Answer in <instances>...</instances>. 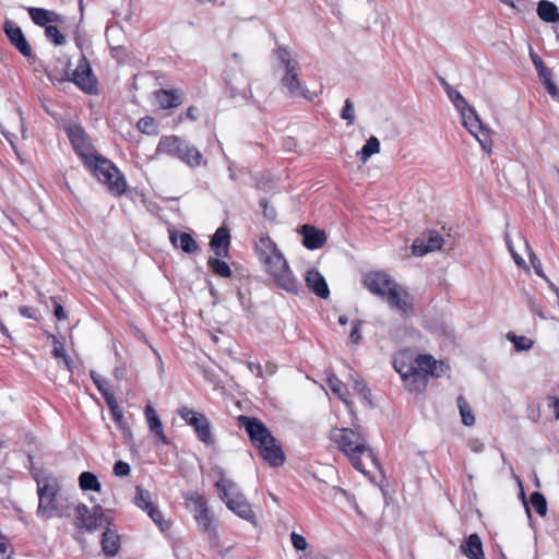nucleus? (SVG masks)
<instances>
[{
  "label": "nucleus",
  "mask_w": 559,
  "mask_h": 559,
  "mask_svg": "<svg viewBox=\"0 0 559 559\" xmlns=\"http://www.w3.org/2000/svg\"><path fill=\"white\" fill-rule=\"evenodd\" d=\"M255 250L276 287L288 294L297 295L301 289V284L293 274L288 262L275 242L267 237L261 238L255 245Z\"/></svg>",
  "instance_id": "obj_1"
},
{
  "label": "nucleus",
  "mask_w": 559,
  "mask_h": 559,
  "mask_svg": "<svg viewBox=\"0 0 559 559\" xmlns=\"http://www.w3.org/2000/svg\"><path fill=\"white\" fill-rule=\"evenodd\" d=\"M255 250L276 287L288 294L297 295L301 289V284L293 274L288 262L275 242L267 237L261 238L255 245Z\"/></svg>",
  "instance_id": "obj_2"
},
{
  "label": "nucleus",
  "mask_w": 559,
  "mask_h": 559,
  "mask_svg": "<svg viewBox=\"0 0 559 559\" xmlns=\"http://www.w3.org/2000/svg\"><path fill=\"white\" fill-rule=\"evenodd\" d=\"M34 479L38 496L37 516L44 520L70 516V508L62 502L60 497L59 479L50 474H34Z\"/></svg>",
  "instance_id": "obj_3"
},
{
  "label": "nucleus",
  "mask_w": 559,
  "mask_h": 559,
  "mask_svg": "<svg viewBox=\"0 0 559 559\" xmlns=\"http://www.w3.org/2000/svg\"><path fill=\"white\" fill-rule=\"evenodd\" d=\"M331 437L338 449L347 455L352 465L357 471L364 474L367 473L364 461H368L371 465L378 466L374 453L368 447L365 437L360 432L350 428H334Z\"/></svg>",
  "instance_id": "obj_4"
},
{
  "label": "nucleus",
  "mask_w": 559,
  "mask_h": 559,
  "mask_svg": "<svg viewBox=\"0 0 559 559\" xmlns=\"http://www.w3.org/2000/svg\"><path fill=\"white\" fill-rule=\"evenodd\" d=\"M85 164L93 169L94 175L108 190L117 195L124 193L127 183L123 175L109 159L93 153H82Z\"/></svg>",
  "instance_id": "obj_5"
},
{
  "label": "nucleus",
  "mask_w": 559,
  "mask_h": 559,
  "mask_svg": "<svg viewBox=\"0 0 559 559\" xmlns=\"http://www.w3.org/2000/svg\"><path fill=\"white\" fill-rule=\"evenodd\" d=\"M215 487L219 491L221 499L230 511L239 518L255 524V514L246 497L239 491L236 483L222 476L221 479L215 483Z\"/></svg>",
  "instance_id": "obj_6"
},
{
  "label": "nucleus",
  "mask_w": 559,
  "mask_h": 559,
  "mask_svg": "<svg viewBox=\"0 0 559 559\" xmlns=\"http://www.w3.org/2000/svg\"><path fill=\"white\" fill-rule=\"evenodd\" d=\"M157 150L180 159L192 168L206 165V159L202 156L201 152L194 145L177 135L163 136L159 140Z\"/></svg>",
  "instance_id": "obj_7"
},
{
  "label": "nucleus",
  "mask_w": 559,
  "mask_h": 559,
  "mask_svg": "<svg viewBox=\"0 0 559 559\" xmlns=\"http://www.w3.org/2000/svg\"><path fill=\"white\" fill-rule=\"evenodd\" d=\"M276 57L285 67V74L282 78V84L289 91L293 97H302L307 100H313L317 94L302 87L298 79L299 66L296 60L290 57V52L285 47H278Z\"/></svg>",
  "instance_id": "obj_8"
},
{
  "label": "nucleus",
  "mask_w": 559,
  "mask_h": 559,
  "mask_svg": "<svg viewBox=\"0 0 559 559\" xmlns=\"http://www.w3.org/2000/svg\"><path fill=\"white\" fill-rule=\"evenodd\" d=\"M51 81H72L80 90L90 95H96L98 93V82L95 75L92 73L90 63L85 57H82L75 70L72 72V76L69 78L68 71L63 75H56L53 73H47Z\"/></svg>",
  "instance_id": "obj_9"
},
{
  "label": "nucleus",
  "mask_w": 559,
  "mask_h": 559,
  "mask_svg": "<svg viewBox=\"0 0 559 559\" xmlns=\"http://www.w3.org/2000/svg\"><path fill=\"white\" fill-rule=\"evenodd\" d=\"M74 524L80 530L86 532H95L105 524H110L109 520L105 516L104 509L102 506L96 504L90 509L84 503H79L75 507V520Z\"/></svg>",
  "instance_id": "obj_10"
},
{
  "label": "nucleus",
  "mask_w": 559,
  "mask_h": 559,
  "mask_svg": "<svg viewBox=\"0 0 559 559\" xmlns=\"http://www.w3.org/2000/svg\"><path fill=\"white\" fill-rule=\"evenodd\" d=\"M463 126L466 130L476 138L480 146L487 153H491L492 142L490 140L491 130L488 129L481 121L476 110L468 106L466 110L460 112Z\"/></svg>",
  "instance_id": "obj_11"
},
{
  "label": "nucleus",
  "mask_w": 559,
  "mask_h": 559,
  "mask_svg": "<svg viewBox=\"0 0 559 559\" xmlns=\"http://www.w3.org/2000/svg\"><path fill=\"white\" fill-rule=\"evenodd\" d=\"M178 415L193 428L198 439L202 443L207 447L215 443L212 426L204 414L195 412L188 406H181L178 409Z\"/></svg>",
  "instance_id": "obj_12"
},
{
  "label": "nucleus",
  "mask_w": 559,
  "mask_h": 559,
  "mask_svg": "<svg viewBox=\"0 0 559 559\" xmlns=\"http://www.w3.org/2000/svg\"><path fill=\"white\" fill-rule=\"evenodd\" d=\"M239 425L245 428L247 431L250 441L254 447H259L260 444L270 443L273 440V436L266 426L254 417L248 416H239L238 418Z\"/></svg>",
  "instance_id": "obj_13"
},
{
  "label": "nucleus",
  "mask_w": 559,
  "mask_h": 559,
  "mask_svg": "<svg viewBox=\"0 0 559 559\" xmlns=\"http://www.w3.org/2000/svg\"><path fill=\"white\" fill-rule=\"evenodd\" d=\"M364 284L372 294L383 299L389 297V292L394 290L399 286L390 275L381 272L366 275Z\"/></svg>",
  "instance_id": "obj_14"
},
{
  "label": "nucleus",
  "mask_w": 559,
  "mask_h": 559,
  "mask_svg": "<svg viewBox=\"0 0 559 559\" xmlns=\"http://www.w3.org/2000/svg\"><path fill=\"white\" fill-rule=\"evenodd\" d=\"M3 31L10 43L20 51V53L27 58L33 56L32 47L20 26H17L13 21L7 20L3 24Z\"/></svg>",
  "instance_id": "obj_15"
},
{
  "label": "nucleus",
  "mask_w": 559,
  "mask_h": 559,
  "mask_svg": "<svg viewBox=\"0 0 559 559\" xmlns=\"http://www.w3.org/2000/svg\"><path fill=\"white\" fill-rule=\"evenodd\" d=\"M385 301L390 308L399 310L405 317L413 314V297L402 289L400 285L394 290L389 292V297Z\"/></svg>",
  "instance_id": "obj_16"
},
{
  "label": "nucleus",
  "mask_w": 559,
  "mask_h": 559,
  "mask_svg": "<svg viewBox=\"0 0 559 559\" xmlns=\"http://www.w3.org/2000/svg\"><path fill=\"white\" fill-rule=\"evenodd\" d=\"M443 239L436 233L430 231L426 239L417 238L412 245V252L414 255L423 257L428 252L439 250L442 247Z\"/></svg>",
  "instance_id": "obj_17"
},
{
  "label": "nucleus",
  "mask_w": 559,
  "mask_h": 559,
  "mask_svg": "<svg viewBox=\"0 0 559 559\" xmlns=\"http://www.w3.org/2000/svg\"><path fill=\"white\" fill-rule=\"evenodd\" d=\"M302 235V243L309 250H316L324 246L326 235L324 230L318 229L312 225H302L299 229Z\"/></svg>",
  "instance_id": "obj_18"
},
{
  "label": "nucleus",
  "mask_w": 559,
  "mask_h": 559,
  "mask_svg": "<svg viewBox=\"0 0 559 559\" xmlns=\"http://www.w3.org/2000/svg\"><path fill=\"white\" fill-rule=\"evenodd\" d=\"M395 370L400 373L401 378L407 382V388L409 391L420 392L425 390V383L423 381V377L420 372H416L412 365L395 364Z\"/></svg>",
  "instance_id": "obj_19"
},
{
  "label": "nucleus",
  "mask_w": 559,
  "mask_h": 559,
  "mask_svg": "<svg viewBox=\"0 0 559 559\" xmlns=\"http://www.w3.org/2000/svg\"><path fill=\"white\" fill-rule=\"evenodd\" d=\"M305 282L307 287L318 297L326 299L330 296V290L325 282V278L321 275L319 271L314 269L309 270L306 273Z\"/></svg>",
  "instance_id": "obj_20"
},
{
  "label": "nucleus",
  "mask_w": 559,
  "mask_h": 559,
  "mask_svg": "<svg viewBox=\"0 0 559 559\" xmlns=\"http://www.w3.org/2000/svg\"><path fill=\"white\" fill-rule=\"evenodd\" d=\"M258 450L263 460L267 462L271 466H281L285 462L284 452L282 451L281 447L276 444V440L274 437L272 442L260 444L258 447Z\"/></svg>",
  "instance_id": "obj_21"
},
{
  "label": "nucleus",
  "mask_w": 559,
  "mask_h": 559,
  "mask_svg": "<svg viewBox=\"0 0 559 559\" xmlns=\"http://www.w3.org/2000/svg\"><path fill=\"white\" fill-rule=\"evenodd\" d=\"M230 234L226 227H218L214 233L210 246L216 257H227L229 253Z\"/></svg>",
  "instance_id": "obj_22"
},
{
  "label": "nucleus",
  "mask_w": 559,
  "mask_h": 559,
  "mask_svg": "<svg viewBox=\"0 0 559 559\" xmlns=\"http://www.w3.org/2000/svg\"><path fill=\"white\" fill-rule=\"evenodd\" d=\"M145 417L151 432L155 433L158 441L163 444H168L169 440L164 432L163 425L159 416L155 412L152 405L145 407Z\"/></svg>",
  "instance_id": "obj_23"
},
{
  "label": "nucleus",
  "mask_w": 559,
  "mask_h": 559,
  "mask_svg": "<svg viewBox=\"0 0 559 559\" xmlns=\"http://www.w3.org/2000/svg\"><path fill=\"white\" fill-rule=\"evenodd\" d=\"M157 105L163 109L178 107L181 103V95L177 90H159L155 92Z\"/></svg>",
  "instance_id": "obj_24"
},
{
  "label": "nucleus",
  "mask_w": 559,
  "mask_h": 559,
  "mask_svg": "<svg viewBox=\"0 0 559 559\" xmlns=\"http://www.w3.org/2000/svg\"><path fill=\"white\" fill-rule=\"evenodd\" d=\"M194 504L195 520L199 525H202L204 530H207L211 524L210 510L206 504V499L201 495H195L190 498Z\"/></svg>",
  "instance_id": "obj_25"
},
{
  "label": "nucleus",
  "mask_w": 559,
  "mask_h": 559,
  "mask_svg": "<svg viewBox=\"0 0 559 559\" xmlns=\"http://www.w3.org/2000/svg\"><path fill=\"white\" fill-rule=\"evenodd\" d=\"M27 12L32 21L38 26H48L49 23L59 22L61 16L53 12L41 8H27Z\"/></svg>",
  "instance_id": "obj_26"
},
{
  "label": "nucleus",
  "mask_w": 559,
  "mask_h": 559,
  "mask_svg": "<svg viewBox=\"0 0 559 559\" xmlns=\"http://www.w3.org/2000/svg\"><path fill=\"white\" fill-rule=\"evenodd\" d=\"M461 550L469 559H485L483 544L477 534L469 535L461 545Z\"/></svg>",
  "instance_id": "obj_27"
},
{
  "label": "nucleus",
  "mask_w": 559,
  "mask_h": 559,
  "mask_svg": "<svg viewBox=\"0 0 559 559\" xmlns=\"http://www.w3.org/2000/svg\"><path fill=\"white\" fill-rule=\"evenodd\" d=\"M102 548L106 556H115L120 549V536L115 530L106 527L102 535Z\"/></svg>",
  "instance_id": "obj_28"
},
{
  "label": "nucleus",
  "mask_w": 559,
  "mask_h": 559,
  "mask_svg": "<svg viewBox=\"0 0 559 559\" xmlns=\"http://www.w3.org/2000/svg\"><path fill=\"white\" fill-rule=\"evenodd\" d=\"M538 17L546 23L559 22V10L557 5L548 0H540L536 9Z\"/></svg>",
  "instance_id": "obj_29"
},
{
  "label": "nucleus",
  "mask_w": 559,
  "mask_h": 559,
  "mask_svg": "<svg viewBox=\"0 0 559 559\" xmlns=\"http://www.w3.org/2000/svg\"><path fill=\"white\" fill-rule=\"evenodd\" d=\"M170 241L175 247H179L186 253H194L199 251L197 241L188 233H181L178 237L175 233H171Z\"/></svg>",
  "instance_id": "obj_30"
},
{
  "label": "nucleus",
  "mask_w": 559,
  "mask_h": 559,
  "mask_svg": "<svg viewBox=\"0 0 559 559\" xmlns=\"http://www.w3.org/2000/svg\"><path fill=\"white\" fill-rule=\"evenodd\" d=\"M416 372H420L425 386L427 385V377L431 376L432 366H436V359L430 355H419L413 362Z\"/></svg>",
  "instance_id": "obj_31"
},
{
  "label": "nucleus",
  "mask_w": 559,
  "mask_h": 559,
  "mask_svg": "<svg viewBox=\"0 0 559 559\" xmlns=\"http://www.w3.org/2000/svg\"><path fill=\"white\" fill-rule=\"evenodd\" d=\"M68 136L75 148L82 156V153H86V139L83 129L80 126L69 127L67 130Z\"/></svg>",
  "instance_id": "obj_32"
},
{
  "label": "nucleus",
  "mask_w": 559,
  "mask_h": 559,
  "mask_svg": "<svg viewBox=\"0 0 559 559\" xmlns=\"http://www.w3.org/2000/svg\"><path fill=\"white\" fill-rule=\"evenodd\" d=\"M328 385L330 390L336 394L345 404L349 405V393L346 385L334 374L329 376Z\"/></svg>",
  "instance_id": "obj_33"
},
{
  "label": "nucleus",
  "mask_w": 559,
  "mask_h": 559,
  "mask_svg": "<svg viewBox=\"0 0 559 559\" xmlns=\"http://www.w3.org/2000/svg\"><path fill=\"white\" fill-rule=\"evenodd\" d=\"M80 488L84 491L92 490L99 492L102 489L100 483L95 474L92 472H83L79 476Z\"/></svg>",
  "instance_id": "obj_34"
},
{
  "label": "nucleus",
  "mask_w": 559,
  "mask_h": 559,
  "mask_svg": "<svg viewBox=\"0 0 559 559\" xmlns=\"http://www.w3.org/2000/svg\"><path fill=\"white\" fill-rule=\"evenodd\" d=\"M47 336L51 338L53 343L52 355L55 358H61L63 364L68 370H71L72 360L67 355V352L63 347V344L51 333H48Z\"/></svg>",
  "instance_id": "obj_35"
},
{
  "label": "nucleus",
  "mask_w": 559,
  "mask_h": 559,
  "mask_svg": "<svg viewBox=\"0 0 559 559\" xmlns=\"http://www.w3.org/2000/svg\"><path fill=\"white\" fill-rule=\"evenodd\" d=\"M380 142L376 136H370L358 153L362 163H366L373 154L379 153Z\"/></svg>",
  "instance_id": "obj_36"
},
{
  "label": "nucleus",
  "mask_w": 559,
  "mask_h": 559,
  "mask_svg": "<svg viewBox=\"0 0 559 559\" xmlns=\"http://www.w3.org/2000/svg\"><path fill=\"white\" fill-rule=\"evenodd\" d=\"M219 257H216V258H210L209 261H207V265L217 275L222 276V277H225V278H229L233 274L229 265L218 259Z\"/></svg>",
  "instance_id": "obj_37"
},
{
  "label": "nucleus",
  "mask_w": 559,
  "mask_h": 559,
  "mask_svg": "<svg viewBox=\"0 0 559 559\" xmlns=\"http://www.w3.org/2000/svg\"><path fill=\"white\" fill-rule=\"evenodd\" d=\"M456 402H457L460 415L462 417V423L465 426H473L475 424V416L473 414L471 406L466 402V400L462 395H460L457 397Z\"/></svg>",
  "instance_id": "obj_38"
},
{
  "label": "nucleus",
  "mask_w": 559,
  "mask_h": 559,
  "mask_svg": "<svg viewBox=\"0 0 559 559\" xmlns=\"http://www.w3.org/2000/svg\"><path fill=\"white\" fill-rule=\"evenodd\" d=\"M445 93L459 112H461L462 110H466L468 108L469 104L467 103V100L453 86L448 88Z\"/></svg>",
  "instance_id": "obj_39"
},
{
  "label": "nucleus",
  "mask_w": 559,
  "mask_h": 559,
  "mask_svg": "<svg viewBox=\"0 0 559 559\" xmlns=\"http://www.w3.org/2000/svg\"><path fill=\"white\" fill-rule=\"evenodd\" d=\"M507 338L514 345L518 352L528 350L533 347L534 342L526 336H519L512 332L507 334Z\"/></svg>",
  "instance_id": "obj_40"
},
{
  "label": "nucleus",
  "mask_w": 559,
  "mask_h": 559,
  "mask_svg": "<svg viewBox=\"0 0 559 559\" xmlns=\"http://www.w3.org/2000/svg\"><path fill=\"white\" fill-rule=\"evenodd\" d=\"M530 502L535 511L540 515L545 516L547 513V501L543 493L534 491L531 493Z\"/></svg>",
  "instance_id": "obj_41"
},
{
  "label": "nucleus",
  "mask_w": 559,
  "mask_h": 559,
  "mask_svg": "<svg viewBox=\"0 0 559 559\" xmlns=\"http://www.w3.org/2000/svg\"><path fill=\"white\" fill-rule=\"evenodd\" d=\"M134 503L142 510L147 509L148 507L153 506V502L151 501V493L143 489L141 486H136Z\"/></svg>",
  "instance_id": "obj_42"
},
{
  "label": "nucleus",
  "mask_w": 559,
  "mask_h": 559,
  "mask_svg": "<svg viewBox=\"0 0 559 559\" xmlns=\"http://www.w3.org/2000/svg\"><path fill=\"white\" fill-rule=\"evenodd\" d=\"M111 413L112 419L116 423L117 427L123 432L126 438H131L132 433L129 428V425L123 416L121 408L114 409Z\"/></svg>",
  "instance_id": "obj_43"
},
{
  "label": "nucleus",
  "mask_w": 559,
  "mask_h": 559,
  "mask_svg": "<svg viewBox=\"0 0 559 559\" xmlns=\"http://www.w3.org/2000/svg\"><path fill=\"white\" fill-rule=\"evenodd\" d=\"M537 73H538V78H539L542 84L544 85L545 90L547 91V93L555 91L557 85L552 81L551 71L548 68L544 67L540 70H538Z\"/></svg>",
  "instance_id": "obj_44"
},
{
  "label": "nucleus",
  "mask_w": 559,
  "mask_h": 559,
  "mask_svg": "<svg viewBox=\"0 0 559 559\" xmlns=\"http://www.w3.org/2000/svg\"><path fill=\"white\" fill-rule=\"evenodd\" d=\"M138 129L145 134H156L157 126L152 117L141 118L136 123Z\"/></svg>",
  "instance_id": "obj_45"
},
{
  "label": "nucleus",
  "mask_w": 559,
  "mask_h": 559,
  "mask_svg": "<svg viewBox=\"0 0 559 559\" xmlns=\"http://www.w3.org/2000/svg\"><path fill=\"white\" fill-rule=\"evenodd\" d=\"M45 34L46 37L57 46L63 45L66 43V37L59 32L57 26H46Z\"/></svg>",
  "instance_id": "obj_46"
},
{
  "label": "nucleus",
  "mask_w": 559,
  "mask_h": 559,
  "mask_svg": "<svg viewBox=\"0 0 559 559\" xmlns=\"http://www.w3.org/2000/svg\"><path fill=\"white\" fill-rule=\"evenodd\" d=\"M148 516L153 520V522L160 528V531H165L168 525L163 519L162 512L153 504L144 510Z\"/></svg>",
  "instance_id": "obj_47"
},
{
  "label": "nucleus",
  "mask_w": 559,
  "mask_h": 559,
  "mask_svg": "<svg viewBox=\"0 0 559 559\" xmlns=\"http://www.w3.org/2000/svg\"><path fill=\"white\" fill-rule=\"evenodd\" d=\"M341 118L352 124L355 120L354 105L349 98L345 100L344 107L341 112Z\"/></svg>",
  "instance_id": "obj_48"
},
{
  "label": "nucleus",
  "mask_w": 559,
  "mask_h": 559,
  "mask_svg": "<svg viewBox=\"0 0 559 559\" xmlns=\"http://www.w3.org/2000/svg\"><path fill=\"white\" fill-rule=\"evenodd\" d=\"M525 246L526 248L530 250V261H531V264L535 271V273L540 276L544 280H547V276L546 274L544 273L543 271V267H542V263L539 261V259L536 257V254L531 250L528 243L525 241Z\"/></svg>",
  "instance_id": "obj_49"
},
{
  "label": "nucleus",
  "mask_w": 559,
  "mask_h": 559,
  "mask_svg": "<svg viewBox=\"0 0 559 559\" xmlns=\"http://www.w3.org/2000/svg\"><path fill=\"white\" fill-rule=\"evenodd\" d=\"M91 378L102 395L109 391L107 382L97 372L92 370Z\"/></svg>",
  "instance_id": "obj_50"
},
{
  "label": "nucleus",
  "mask_w": 559,
  "mask_h": 559,
  "mask_svg": "<svg viewBox=\"0 0 559 559\" xmlns=\"http://www.w3.org/2000/svg\"><path fill=\"white\" fill-rule=\"evenodd\" d=\"M130 471V465L124 461H117L114 465V474L118 477L128 476Z\"/></svg>",
  "instance_id": "obj_51"
},
{
  "label": "nucleus",
  "mask_w": 559,
  "mask_h": 559,
  "mask_svg": "<svg viewBox=\"0 0 559 559\" xmlns=\"http://www.w3.org/2000/svg\"><path fill=\"white\" fill-rule=\"evenodd\" d=\"M290 539H292L293 546L297 550H306L307 549L308 543H307L306 538L302 535H299L296 532H293L290 534Z\"/></svg>",
  "instance_id": "obj_52"
},
{
  "label": "nucleus",
  "mask_w": 559,
  "mask_h": 559,
  "mask_svg": "<svg viewBox=\"0 0 559 559\" xmlns=\"http://www.w3.org/2000/svg\"><path fill=\"white\" fill-rule=\"evenodd\" d=\"M361 324L362 322L361 321H356L354 323V326L350 331V334H349V340L353 344H359L362 336H361Z\"/></svg>",
  "instance_id": "obj_53"
},
{
  "label": "nucleus",
  "mask_w": 559,
  "mask_h": 559,
  "mask_svg": "<svg viewBox=\"0 0 559 559\" xmlns=\"http://www.w3.org/2000/svg\"><path fill=\"white\" fill-rule=\"evenodd\" d=\"M260 206L263 209V215L267 218V219H274L275 216H276V212L275 210L269 205L266 199H261L260 200Z\"/></svg>",
  "instance_id": "obj_54"
},
{
  "label": "nucleus",
  "mask_w": 559,
  "mask_h": 559,
  "mask_svg": "<svg viewBox=\"0 0 559 559\" xmlns=\"http://www.w3.org/2000/svg\"><path fill=\"white\" fill-rule=\"evenodd\" d=\"M448 370H449L448 365H445L443 361L436 360V366H432L431 376L439 378V377L445 374Z\"/></svg>",
  "instance_id": "obj_55"
},
{
  "label": "nucleus",
  "mask_w": 559,
  "mask_h": 559,
  "mask_svg": "<svg viewBox=\"0 0 559 559\" xmlns=\"http://www.w3.org/2000/svg\"><path fill=\"white\" fill-rule=\"evenodd\" d=\"M103 397H104V400H105V402H106V404H107V406H108L110 412H112L114 409L119 408V405H118V403L116 401V397L114 396V394L110 391L104 392Z\"/></svg>",
  "instance_id": "obj_56"
},
{
  "label": "nucleus",
  "mask_w": 559,
  "mask_h": 559,
  "mask_svg": "<svg viewBox=\"0 0 559 559\" xmlns=\"http://www.w3.org/2000/svg\"><path fill=\"white\" fill-rule=\"evenodd\" d=\"M19 312H20L21 316H23L25 318L34 319V320L38 319L37 310L32 308V307L22 306V307L19 308Z\"/></svg>",
  "instance_id": "obj_57"
},
{
  "label": "nucleus",
  "mask_w": 559,
  "mask_h": 559,
  "mask_svg": "<svg viewBox=\"0 0 559 559\" xmlns=\"http://www.w3.org/2000/svg\"><path fill=\"white\" fill-rule=\"evenodd\" d=\"M530 58L536 69V71L540 70L542 68L546 67L542 58L534 51L532 46H530Z\"/></svg>",
  "instance_id": "obj_58"
},
{
  "label": "nucleus",
  "mask_w": 559,
  "mask_h": 559,
  "mask_svg": "<svg viewBox=\"0 0 559 559\" xmlns=\"http://www.w3.org/2000/svg\"><path fill=\"white\" fill-rule=\"evenodd\" d=\"M548 407L552 408L556 413V419H559V399L557 396H548Z\"/></svg>",
  "instance_id": "obj_59"
},
{
  "label": "nucleus",
  "mask_w": 559,
  "mask_h": 559,
  "mask_svg": "<svg viewBox=\"0 0 559 559\" xmlns=\"http://www.w3.org/2000/svg\"><path fill=\"white\" fill-rule=\"evenodd\" d=\"M469 449L475 453H480L484 451L485 445L484 443L478 439H473L468 443Z\"/></svg>",
  "instance_id": "obj_60"
},
{
  "label": "nucleus",
  "mask_w": 559,
  "mask_h": 559,
  "mask_svg": "<svg viewBox=\"0 0 559 559\" xmlns=\"http://www.w3.org/2000/svg\"><path fill=\"white\" fill-rule=\"evenodd\" d=\"M528 305H530L531 310L534 313H536L542 319H546V317L544 316V313L542 311V307L539 305H537V302L533 298L528 299Z\"/></svg>",
  "instance_id": "obj_61"
},
{
  "label": "nucleus",
  "mask_w": 559,
  "mask_h": 559,
  "mask_svg": "<svg viewBox=\"0 0 559 559\" xmlns=\"http://www.w3.org/2000/svg\"><path fill=\"white\" fill-rule=\"evenodd\" d=\"M247 365L251 372H254L260 378L263 377V367L261 364L249 361Z\"/></svg>",
  "instance_id": "obj_62"
},
{
  "label": "nucleus",
  "mask_w": 559,
  "mask_h": 559,
  "mask_svg": "<svg viewBox=\"0 0 559 559\" xmlns=\"http://www.w3.org/2000/svg\"><path fill=\"white\" fill-rule=\"evenodd\" d=\"M509 250L512 254V258L514 260V262L519 265V266H525V261L524 259L514 250L513 246H509Z\"/></svg>",
  "instance_id": "obj_63"
},
{
  "label": "nucleus",
  "mask_w": 559,
  "mask_h": 559,
  "mask_svg": "<svg viewBox=\"0 0 559 559\" xmlns=\"http://www.w3.org/2000/svg\"><path fill=\"white\" fill-rule=\"evenodd\" d=\"M53 314L58 320H63L67 318V313L63 307L59 304H56Z\"/></svg>",
  "instance_id": "obj_64"
}]
</instances>
